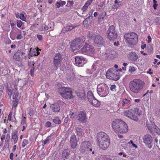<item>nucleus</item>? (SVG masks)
Listing matches in <instances>:
<instances>
[{"label":"nucleus","instance_id":"44","mask_svg":"<svg viewBox=\"0 0 160 160\" xmlns=\"http://www.w3.org/2000/svg\"><path fill=\"white\" fill-rule=\"evenodd\" d=\"M22 24V22L20 20H17V26L20 28L21 27Z\"/></svg>","mask_w":160,"mask_h":160},{"label":"nucleus","instance_id":"6","mask_svg":"<svg viewBox=\"0 0 160 160\" xmlns=\"http://www.w3.org/2000/svg\"><path fill=\"white\" fill-rule=\"evenodd\" d=\"M94 48L88 44H85L84 46L78 51L86 54H93L94 52Z\"/></svg>","mask_w":160,"mask_h":160},{"label":"nucleus","instance_id":"43","mask_svg":"<svg viewBox=\"0 0 160 160\" xmlns=\"http://www.w3.org/2000/svg\"><path fill=\"white\" fill-rule=\"evenodd\" d=\"M28 141L26 139H24L22 142V147H25L26 146L28 143Z\"/></svg>","mask_w":160,"mask_h":160},{"label":"nucleus","instance_id":"63","mask_svg":"<svg viewBox=\"0 0 160 160\" xmlns=\"http://www.w3.org/2000/svg\"><path fill=\"white\" fill-rule=\"evenodd\" d=\"M61 5H62V6L63 5H65L66 4V2L65 1H61Z\"/></svg>","mask_w":160,"mask_h":160},{"label":"nucleus","instance_id":"45","mask_svg":"<svg viewBox=\"0 0 160 160\" xmlns=\"http://www.w3.org/2000/svg\"><path fill=\"white\" fill-rule=\"evenodd\" d=\"M28 65L29 67L32 68L33 67L34 65V63L33 61H28Z\"/></svg>","mask_w":160,"mask_h":160},{"label":"nucleus","instance_id":"61","mask_svg":"<svg viewBox=\"0 0 160 160\" xmlns=\"http://www.w3.org/2000/svg\"><path fill=\"white\" fill-rule=\"evenodd\" d=\"M129 71L131 72H132L134 71V68L133 67H131V68H129Z\"/></svg>","mask_w":160,"mask_h":160},{"label":"nucleus","instance_id":"41","mask_svg":"<svg viewBox=\"0 0 160 160\" xmlns=\"http://www.w3.org/2000/svg\"><path fill=\"white\" fill-rule=\"evenodd\" d=\"M122 6V4L121 3L120 4H117L115 5H113L112 7V8L113 9H116L118 7H120Z\"/></svg>","mask_w":160,"mask_h":160},{"label":"nucleus","instance_id":"20","mask_svg":"<svg viewBox=\"0 0 160 160\" xmlns=\"http://www.w3.org/2000/svg\"><path fill=\"white\" fill-rule=\"evenodd\" d=\"M83 61L85 60V58L83 57H76L75 58V62L76 65L78 66L79 67H82L83 64H82V60Z\"/></svg>","mask_w":160,"mask_h":160},{"label":"nucleus","instance_id":"48","mask_svg":"<svg viewBox=\"0 0 160 160\" xmlns=\"http://www.w3.org/2000/svg\"><path fill=\"white\" fill-rule=\"evenodd\" d=\"M116 86L115 85H112L110 87V90L112 91H116Z\"/></svg>","mask_w":160,"mask_h":160},{"label":"nucleus","instance_id":"56","mask_svg":"<svg viewBox=\"0 0 160 160\" xmlns=\"http://www.w3.org/2000/svg\"><path fill=\"white\" fill-rule=\"evenodd\" d=\"M148 128L149 130L150 133H152L153 132V128H151L150 127H147Z\"/></svg>","mask_w":160,"mask_h":160},{"label":"nucleus","instance_id":"21","mask_svg":"<svg viewBox=\"0 0 160 160\" xmlns=\"http://www.w3.org/2000/svg\"><path fill=\"white\" fill-rule=\"evenodd\" d=\"M91 143L88 141H86L82 142L81 144V146L82 147V150H84V152L86 151H88L89 148L91 147Z\"/></svg>","mask_w":160,"mask_h":160},{"label":"nucleus","instance_id":"18","mask_svg":"<svg viewBox=\"0 0 160 160\" xmlns=\"http://www.w3.org/2000/svg\"><path fill=\"white\" fill-rule=\"evenodd\" d=\"M70 143L72 148H74L77 146L78 141L76 136L74 135L72 136L70 138Z\"/></svg>","mask_w":160,"mask_h":160},{"label":"nucleus","instance_id":"30","mask_svg":"<svg viewBox=\"0 0 160 160\" xmlns=\"http://www.w3.org/2000/svg\"><path fill=\"white\" fill-rule=\"evenodd\" d=\"M77 96L80 98H84L85 97V93L83 92H78L76 93Z\"/></svg>","mask_w":160,"mask_h":160},{"label":"nucleus","instance_id":"49","mask_svg":"<svg viewBox=\"0 0 160 160\" xmlns=\"http://www.w3.org/2000/svg\"><path fill=\"white\" fill-rule=\"evenodd\" d=\"M50 141V139L48 137H47L46 140L44 141L43 144L45 145L47 143H49Z\"/></svg>","mask_w":160,"mask_h":160},{"label":"nucleus","instance_id":"57","mask_svg":"<svg viewBox=\"0 0 160 160\" xmlns=\"http://www.w3.org/2000/svg\"><path fill=\"white\" fill-rule=\"evenodd\" d=\"M22 37V35L20 34H19L17 35V38L18 39H20Z\"/></svg>","mask_w":160,"mask_h":160},{"label":"nucleus","instance_id":"62","mask_svg":"<svg viewBox=\"0 0 160 160\" xmlns=\"http://www.w3.org/2000/svg\"><path fill=\"white\" fill-rule=\"evenodd\" d=\"M148 42L149 43L151 42V38L150 36H148Z\"/></svg>","mask_w":160,"mask_h":160},{"label":"nucleus","instance_id":"5","mask_svg":"<svg viewBox=\"0 0 160 160\" xmlns=\"http://www.w3.org/2000/svg\"><path fill=\"white\" fill-rule=\"evenodd\" d=\"M107 38L110 41H114L117 37V34L113 25L109 27L107 31Z\"/></svg>","mask_w":160,"mask_h":160},{"label":"nucleus","instance_id":"46","mask_svg":"<svg viewBox=\"0 0 160 160\" xmlns=\"http://www.w3.org/2000/svg\"><path fill=\"white\" fill-rule=\"evenodd\" d=\"M34 68L33 67H32L30 70V74L32 76H33L34 75Z\"/></svg>","mask_w":160,"mask_h":160},{"label":"nucleus","instance_id":"64","mask_svg":"<svg viewBox=\"0 0 160 160\" xmlns=\"http://www.w3.org/2000/svg\"><path fill=\"white\" fill-rule=\"evenodd\" d=\"M151 71V69H149V71L147 72V73H148L150 74H152V72Z\"/></svg>","mask_w":160,"mask_h":160},{"label":"nucleus","instance_id":"31","mask_svg":"<svg viewBox=\"0 0 160 160\" xmlns=\"http://www.w3.org/2000/svg\"><path fill=\"white\" fill-rule=\"evenodd\" d=\"M12 101V107L16 108L18 104V99L17 98L13 99Z\"/></svg>","mask_w":160,"mask_h":160},{"label":"nucleus","instance_id":"37","mask_svg":"<svg viewBox=\"0 0 160 160\" xmlns=\"http://www.w3.org/2000/svg\"><path fill=\"white\" fill-rule=\"evenodd\" d=\"M125 114L128 118H130L133 114L132 112L130 111H127L125 113Z\"/></svg>","mask_w":160,"mask_h":160},{"label":"nucleus","instance_id":"14","mask_svg":"<svg viewBox=\"0 0 160 160\" xmlns=\"http://www.w3.org/2000/svg\"><path fill=\"white\" fill-rule=\"evenodd\" d=\"M98 93L101 97H105L107 95L109 92L108 89L102 88L100 86H98L97 88Z\"/></svg>","mask_w":160,"mask_h":160},{"label":"nucleus","instance_id":"24","mask_svg":"<svg viewBox=\"0 0 160 160\" xmlns=\"http://www.w3.org/2000/svg\"><path fill=\"white\" fill-rule=\"evenodd\" d=\"M50 108L55 113L59 112L60 110V105L57 104H52Z\"/></svg>","mask_w":160,"mask_h":160},{"label":"nucleus","instance_id":"13","mask_svg":"<svg viewBox=\"0 0 160 160\" xmlns=\"http://www.w3.org/2000/svg\"><path fill=\"white\" fill-rule=\"evenodd\" d=\"M122 120L120 119L114 120L112 122V127L113 130L116 132H118V131L122 123H123Z\"/></svg>","mask_w":160,"mask_h":160},{"label":"nucleus","instance_id":"36","mask_svg":"<svg viewBox=\"0 0 160 160\" xmlns=\"http://www.w3.org/2000/svg\"><path fill=\"white\" fill-rule=\"evenodd\" d=\"M53 122L56 124H59L61 123V121L58 118H56L53 120Z\"/></svg>","mask_w":160,"mask_h":160},{"label":"nucleus","instance_id":"33","mask_svg":"<svg viewBox=\"0 0 160 160\" xmlns=\"http://www.w3.org/2000/svg\"><path fill=\"white\" fill-rule=\"evenodd\" d=\"M92 17L91 16H89L85 20L83 21V23L84 24H87L88 22H89L90 19L92 18Z\"/></svg>","mask_w":160,"mask_h":160},{"label":"nucleus","instance_id":"7","mask_svg":"<svg viewBox=\"0 0 160 160\" xmlns=\"http://www.w3.org/2000/svg\"><path fill=\"white\" fill-rule=\"evenodd\" d=\"M62 56L60 53H57L54 57L53 61L54 70H56L61 65L62 62Z\"/></svg>","mask_w":160,"mask_h":160},{"label":"nucleus","instance_id":"23","mask_svg":"<svg viewBox=\"0 0 160 160\" xmlns=\"http://www.w3.org/2000/svg\"><path fill=\"white\" fill-rule=\"evenodd\" d=\"M128 58L129 60L132 61H135L138 59V57L135 52H132L129 54Z\"/></svg>","mask_w":160,"mask_h":160},{"label":"nucleus","instance_id":"11","mask_svg":"<svg viewBox=\"0 0 160 160\" xmlns=\"http://www.w3.org/2000/svg\"><path fill=\"white\" fill-rule=\"evenodd\" d=\"M97 138L98 142L109 141L108 135L103 132H100L98 133Z\"/></svg>","mask_w":160,"mask_h":160},{"label":"nucleus","instance_id":"4","mask_svg":"<svg viewBox=\"0 0 160 160\" xmlns=\"http://www.w3.org/2000/svg\"><path fill=\"white\" fill-rule=\"evenodd\" d=\"M85 39L83 38H77L72 43L71 47L73 51L76 49H79L84 44Z\"/></svg>","mask_w":160,"mask_h":160},{"label":"nucleus","instance_id":"60","mask_svg":"<svg viewBox=\"0 0 160 160\" xmlns=\"http://www.w3.org/2000/svg\"><path fill=\"white\" fill-rule=\"evenodd\" d=\"M75 113H74L73 112L71 116V118H75Z\"/></svg>","mask_w":160,"mask_h":160},{"label":"nucleus","instance_id":"26","mask_svg":"<svg viewBox=\"0 0 160 160\" xmlns=\"http://www.w3.org/2000/svg\"><path fill=\"white\" fill-rule=\"evenodd\" d=\"M87 97L90 102H91L95 98L93 95L92 92L91 91H89L88 92Z\"/></svg>","mask_w":160,"mask_h":160},{"label":"nucleus","instance_id":"25","mask_svg":"<svg viewBox=\"0 0 160 160\" xmlns=\"http://www.w3.org/2000/svg\"><path fill=\"white\" fill-rule=\"evenodd\" d=\"M70 155V151L68 149H65L63 151L62 154V158L63 160L68 158L69 155Z\"/></svg>","mask_w":160,"mask_h":160},{"label":"nucleus","instance_id":"22","mask_svg":"<svg viewBox=\"0 0 160 160\" xmlns=\"http://www.w3.org/2000/svg\"><path fill=\"white\" fill-rule=\"evenodd\" d=\"M98 142L100 148L103 150H106L109 145V141Z\"/></svg>","mask_w":160,"mask_h":160},{"label":"nucleus","instance_id":"52","mask_svg":"<svg viewBox=\"0 0 160 160\" xmlns=\"http://www.w3.org/2000/svg\"><path fill=\"white\" fill-rule=\"evenodd\" d=\"M26 118L23 117L21 121V124H24L26 123Z\"/></svg>","mask_w":160,"mask_h":160},{"label":"nucleus","instance_id":"34","mask_svg":"<svg viewBox=\"0 0 160 160\" xmlns=\"http://www.w3.org/2000/svg\"><path fill=\"white\" fill-rule=\"evenodd\" d=\"M40 50H41L40 49H38V50L37 49L34 50V53H32L31 55V56H38V55L40 53L39 52V51Z\"/></svg>","mask_w":160,"mask_h":160},{"label":"nucleus","instance_id":"42","mask_svg":"<svg viewBox=\"0 0 160 160\" xmlns=\"http://www.w3.org/2000/svg\"><path fill=\"white\" fill-rule=\"evenodd\" d=\"M106 15V13L105 12H101L99 17V19L101 20V19H103L104 17Z\"/></svg>","mask_w":160,"mask_h":160},{"label":"nucleus","instance_id":"59","mask_svg":"<svg viewBox=\"0 0 160 160\" xmlns=\"http://www.w3.org/2000/svg\"><path fill=\"white\" fill-rule=\"evenodd\" d=\"M56 5L58 8H59L60 7V6L61 5V4L60 2H57L56 3Z\"/></svg>","mask_w":160,"mask_h":160},{"label":"nucleus","instance_id":"9","mask_svg":"<svg viewBox=\"0 0 160 160\" xmlns=\"http://www.w3.org/2000/svg\"><path fill=\"white\" fill-rule=\"evenodd\" d=\"M94 43L96 46L104 45L105 44V40L102 36L100 35H96L94 38Z\"/></svg>","mask_w":160,"mask_h":160},{"label":"nucleus","instance_id":"1","mask_svg":"<svg viewBox=\"0 0 160 160\" xmlns=\"http://www.w3.org/2000/svg\"><path fill=\"white\" fill-rule=\"evenodd\" d=\"M144 84V82L142 80L135 79L130 82L129 87L132 92L136 93L143 88Z\"/></svg>","mask_w":160,"mask_h":160},{"label":"nucleus","instance_id":"53","mask_svg":"<svg viewBox=\"0 0 160 160\" xmlns=\"http://www.w3.org/2000/svg\"><path fill=\"white\" fill-rule=\"evenodd\" d=\"M37 37L38 39L40 40H42V36L41 35H37Z\"/></svg>","mask_w":160,"mask_h":160},{"label":"nucleus","instance_id":"19","mask_svg":"<svg viewBox=\"0 0 160 160\" xmlns=\"http://www.w3.org/2000/svg\"><path fill=\"white\" fill-rule=\"evenodd\" d=\"M131 103L130 99H124L122 102V108H125L129 107L131 106Z\"/></svg>","mask_w":160,"mask_h":160},{"label":"nucleus","instance_id":"40","mask_svg":"<svg viewBox=\"0 0 160 160\" xmlns=\"http://www.w3.org/2000/svg\"><path fill=\"white\" fill-rule=\"evenodd\" d=\"M12 139H13L14 143H16L18 141V136L15 134L12 135Z\"/></svg>","mask_w":160,"mask_h":160},{"label":"nucleus","instance_id":"50","mask_svg":"<svg viewBox=\"0 0 160 160\" xmlns=\"http://www.w3.org/2000/svg\"><path fill=\"white\" fill-rule=\"evenodd\" d=\"M20 18L23 21H25L26 18L22 14H21L20 15Z\"/></svg>","mask_w":160,"mask_h":160},{"label":"nucleus","instance_id":"16","mask_svg":"<svg viewBox=\"0 0 160 160\" xmlns=\"http://www.w3.org/2000/svg\"><path fill=\"white\" fill-rule=\"evenodd\" d=\"M86 114L84 111H80L78 112L77 118L82 122H85L86 120Z\"/></svg>","mask_w":160,"mask_h":160},{"label":"nucleus","instance_id":"8","mask_svg":"<svg viewBox=\"0 0 160 160\" xmlns=\"http://www.w3.org/2000/svg\"><path fill=\"white\" fill-rule=\"evenodd\" d=\"M143 142L145 145L149 148H151L152 147V143L153 141V139L151 135L147 134L143 137Z\"/></svg>","mask_w":160,"mask_h":160},{"label":"nucleus","instance_id":"39","mask_svg":"<svg viewBox=\"0 0 160 160\" xmlns=\"http://www.w3.org/2000/svg\"><path fill=\"white\" fill-rule=\"evenodd\" d=\"M130 118L135 121H138V120L137 117L133 114H132Z\"/></svg>","mask_w":160,"mask_h":160},{"label":"nucleus","instance_id":"51","mask_svg":"<svg viewBox=\"0 0 160 160\" xmlns=\"http://www.w3.org/2000/svg\"><path fill=\"white\" fill-rule=\"evenodd\" d=\"M51 126V123L49 121L45 123V126L47 127H50Z\"/></svg>","mask_w":160,"mask_h":160},{"label":"nucleus","instance_id":"35","mask_svg":"<svg viewBox=\"0 0 160 160\" xmlns=\"http://www.w3.org/2000/svg\"><path fill=\"white\" fill-rule=\"evenodd\" d=\"M91 4L88 2H87L82 7V10L85 11L87 9L88 7Z\"/></svg>","mask_w":160,"mask_h":160},{"label":"nucleus","instance_id":"27","mask_svg":"<svg viewBox=\"0 0 160 160\" xmlns=\"http://www.w3.org/2000/svg\"><path fill=\"white\" fill-rule=\"evenodd\" d=\"M75 27V26H73V25L67 26L64 27V29H63L62 31L63 32L70 31Z\"/></svg>","mask_w":160,"mask_h":160},{"label":"nucleus","instance_id":"38","mask_svg":"<svg viewBox=\"0 0 160 160\" xmlns=\"http://www.w3.org/2000/svg\"><path fill=\"white\" fill-rule=\"evenodd\" d=\"M40 28L42 31H46L48 29V27L46 25H42L41 26Z\"/></svg>","mask_w":160,"mask_h":160},{"label":"nucleus","instance_id":"2","mask_svg":"<svg viewBox=\"0 0 160 160\" xmlns=\"http://www.w3.org/2000/svg\"><path fill=\"white\" fill-rule=\"evenodd\" d=\"M124 37L129 45L136 44L138 41V35L134 32L128 33L125 34Z\"/></svg>","mask_w":160,"mask_h":160},{"label":"nucleus","instance_id":"3","mask_svg":"<svg viewBox=\"0 0 160 160\" xmlns=\"http://www.w3.org/2000/svg\"><path fill=\"white\" fill-rule=\"evenodd\" d=\"M59 92L63 98L70 99L73 98L72 92L71 88L65 87H62L59 89Z\"/></svg>","mask_w":160,"mask_h":160},{"label":"nucleus","instance_id":"29","mask_svg":"<svg viewBox=\"0 0 160 160\" xmlns=\"http://www.w3.org/2000/svg\"><path fill=\"white\" fill-rule=\"evenodd\" d=\"M76 131L77 132V134L78 136H81L82 134V130L81 128L78 127H77L76 128Z\"/></svg>","mask_w":160,"mask_h":160},{"label":"nucleus","instance_id":"58","mask_svg":"<svg viewBox=\"0 0 160 160\" xmlns=\"http://www.w3.org/2000/svg\"><path fill=\"white\" fill-rule=\"evenodd\" d=\"M14 154L12 152L10 153V159L11 160H13V157Z\"/></svg>","mask_w":160,"mask_h":160},{"label":"nucleus","instance_id":"55","mask_svg":"<svg viewBox=\"0 0 160 160\" xmlns=\"http://www.w3.org/2000/svg\"><path fill=\"white\" fill-rule=\"evenodd\" d=\"M12 117V114L11 112H10L9 114L8 115V120L9 121H11V118Z\"/></svg>","mask_w":160,"mask_h":160},{"label":"nucleus","instance_id":"54","mask_svg":"<svg viewBox=\"0 0 160 160\" xmlns=\"http://www.w3.org/2000/svg\"><path fill=\"white\" fill-rule=\"evenodd\" d=\"M5 135L3 134L2 135V136L1 137V141H2V142H3V141L4 140V139H5Z\"/></svg>","mask_w":160,"mask_h":160},{"label":"nucleus","instance_id":"28","mask_svg":"<svg viewBox=\"0 0 160 160\" xmlns=\"http://www.w3.org/2000/svg\"><path fill=\"white\" fill-rule=\"evenodd\" d=\"M92 105L95 107H98L100 106V102L95 98L90 102Z\"/></svg>","mask_w":160,"mask_h":160},{"label":"nucleus","instance_id":"12","mask_svg":"<svg viewBox=\"0 0 160 160\" xmlns=\"http://www.w3.org/2000/svg\"><path fill=\"white\" fill-rule=\"evenodd\" d=\"M7 92L10 98L12 97L13 99H16L18 95L17 90L16 89H12L10 87L7 88Z\"/></svg>","mask_w":160,"mask_h":160},{"label":"nucleus","instance_id":"47","mask_svg":"<svg viewBox=\"0 0 160 160\" xmlns=\"http://www.w3.org/2000/svg\"><path fill=\"white\" fill-rule=\"evenodd\" d=\"M9 138H8V139L6 142L5 143V145L4 146V147H9Z\"/></svg>","mask_w":160,"mask_h":160},{"label":"nucleus","instance_id":"17","mask_svg":"<svg viewBox=\"0 0 160 160\" xmlns=\"http://www.w3.org/2000/svg\"><path fill=\"white\" fill-rule=\"evenodd\" d=\"M128 126L124 122L122 123L118 131V132L126 133L128 131Z\"/></svg>","mask_w":160,"mask_h":160},{"label":"nucleus","instance_id":"10","mask_svg":"<svg viewBox=\"0 0 160 160\" xmlns=\"http://www.w3.org/2000/svg\"><path fill=\"white\" fill-rule=\"evenodd\" d=\"M25 53L20 51H18L13 56L14 59L16 61H21L24 58L26 59L27 57L25 55Z\"/></svg>","mask_w":160,"mask_h":160},{"label":"nucleus","instance_id":"32","mask_svg":"<svg viewBox=\"0 0 160 160\" xmlns=\"http://www.w3.org/2000/svg\"><path fill=\"white\" fill-rule=\"evenodd\" d=\"M156 133H157L159 134H160V129L156 126L153 128V131Z\"/></svg>","mask_w":160,"mask_h":160},{"label":"nucleus","instance_id":"15","mask_svg":"<svg viewBox=\"0 0 160 160\" xmlns=\"http://www.w3.org/2000/svg\"><path fill=\"white\" fill-rule=\"evenodd\" d=\"M106 77L108 78L117 81L120 78V76L118 74H115L111 70H108L106 73Z\"/></svg>","mask_w":160,"mask_h":160}]
</instances>
